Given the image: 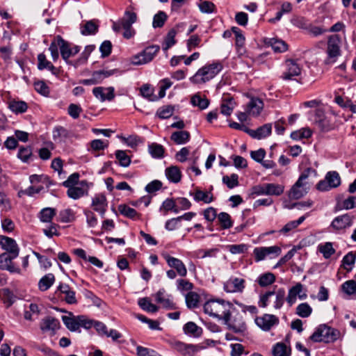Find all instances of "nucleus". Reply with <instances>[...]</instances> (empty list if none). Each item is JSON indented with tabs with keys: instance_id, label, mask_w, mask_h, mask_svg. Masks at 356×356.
<instances>
[{
	"instance_id": "57",
	"label": "nucleus",
	"mask_w": 356,
	"mask_h": 356,
	"mask_svg": "<svg viewBox=\"0 0 356 356\" xmlns=\"http://www.w3.org/2000/svg\"><path fill=\"white\" fill-rule=\"evenodd\" d=\"M305 220V216H302L300 217L297 220L290 221L286 223L280 232L284 234H286L290 231L296 229L298 226L302 223Z\"/></svg>"
},
{
	"instance_id": "7",
	"label": "nucleus",
	"mask_w": 356,
	"mask_h": 356,
	"mask_svg": "<svg viewBox=\"0 0 356 356\" xmlns=\"http://www.w3.org/2000/svg\"><path fill=\"white\" fill-rule=\"evenodd\" d=\"M159 49L158 45L147 47L143 52L134 57L132 63L137 65L147 63L154 58Z\"/></svg>"
},
{
	"instance_id": "15",
	"label": "nucleus",
	"mask_w": 356,
	"mask_h": 356,
	"mask_svg": "<svg viewBox=\"0 0 356 356\" xmlns=\"http://www.w3.org/2000/svg\"><path fill=\"white\" fill-rule=\"evenodd\" d=\"M277 321V318L272 314H264L263 316L257 317L255 319L256 324L264 331L270 330Z\"/></svg>"
},
{
	"instance_id": "60",
	"label": "nucleus",
	"mask_w": 356,
	"mask_h": 356,
	"mask_svg": "<svg viewBox=\"0 0 356 356\" xmlns=\"http://www.w3.org/2000/svg\"><path fill=\"white\" fill-rule=\"evenodd\" d=\"M58 218L59 220L62 222H70L75 219L74 213L70 209L60 211Z\"/></svg>"
},
{
	"instance_id": "14",
	"label": "nucleus",
	"mask_w": 356,
	"mask_h": 356,
	"mask_svg": "<svg viewBox=\"0 0 356 356\" xmlns=\"http://www.w3.org/2000/svg\"><path fill=\"white\" fill-rule=\"evenodd\" d=\"M40 327L42 332L54 334L59 329L60 322L54 317L47 316L42 320Z\"/></svg>"
},
{
	"instance_id": "25",
	"label": "nucleus",
	"mask_w": 356,
	"mask_h": 356,
	"mask_svg": "<svg viewBox=\"0 0 356 356\" xmlns=\"http://www.w3.org/2000/svg\"><path fill=\"white\" fill-rule=\"evenodd\" d=\"M81 33L83 35H95L97 33L99 25L95 20H89L80 27Z\"/></svg>"
},
{
	"instance_id": "42",
	"label": "nucleus",
	"mask_w": 356,
	"mask_h": 356,
	"mask_svg": "<svg viewBox=\"0 0 356 356\" xmlns=\"http://www.w3.org/2000/svg\"><path fill=\"white\" fill-rule=\"evenodd\" d=\"M229 328L236 333L243 332L246 330L245 323L242 318L231 320L227 323Z\"/></svg>"
},
{
	"instance_id": "54",
	"label": "nucleus",
	"mask_w": 356,
	"mask_h": 356,
	"mask_svg": "<svg viewBox=\"0 0 356 356\" xmlns=\"http://www.w3.org/2000/svg\"><path fill=\"white\" fill-rule=\"evenodd\" d=\"M95 45H88L85 47L84 51L82 52L81 57L75 61L74 65L77 67L86 63L90 54L95 49Z\"/></svg>"
},
{
	"instance_id": "18",
	"label": "nucleus",
	"mask_w": 356,
	"mask_h": 356,
	"mask_svg": "<svg viewBox=\"0 0 356 356\" xmlns=\"http://www.w3.org/2000/svg\"><path fill=\"white\" fill-rule=\"evenodd\" d=\"M92 93L101 102H104L105 100L111 101L115 97L114 88L113 87H96L93 88Z\"/></svg>"
},
{
	"instance_id": "48",
	"label": "nucleus",
	"mask_w": 356,
	"mask_h": 356,
	"mask_svg": "<svg viewBox=\"0 0 356 356\" xmlns=\"http://www.w3.org/2000/svg\"><path fill=\"white\" fill-rule=\"evenodd\" d=\"M235 106V102L232 98L224 99L221 104V113L225 115H229Z\"/></svg>"
},
{
	"instance_id": "16",
	"label": "nucleus",
	"mask_w": 356,
	"mask_h": 356,
	"mask_svg": "<svg viewBox=\"0 0 356 356\" xmlns=\"http://www.w3.org/2000/svg\"><path fill=\"white\" fill-rule=\"evenodd\" d=\"M108 202L106 197L103 194L96 195L92 200V207L94 211L98 212L102 217L104 216Z\"/></svg>"
},
{
	"instance_id": "39",
	"label": "nucleus",
	"mask_w": 356,
	"mask_h": 356,
	"mask_svg": "<svg viewBox=\"0 0 356 356\" xmlns=\"http://www.w3.org/2000/svg\"><path fill=\"white\" fill-rule=\"evenodd\" d=\"M140 95L150 102L158 100L157 95L154 94V88L149 84H144L140 89Z\"/></svg>"
},
{
	"instance_id": "17",
	"label": "nucleus",
	"mask_w": 356,
	"mask_h": 356,
	"mask_svg": "<svg viewBox=\"0 0 356 356\" xmlns=\"http://www.w3.org/2000/svg\"><path fill=\"white\" fill-rule=\"evenodd\" d=\"M156 301L161 304L166 309H175V305L170 298V296L167 294L165 289H161L154 294Z\"/></svg>"
},
{
	"instance_id": "55",
	"label": "nucleus",
	"mask_w": 356,
	"mask_h": 356,
	"mask_svg": "<svg viewBox=\"0 0 356 356\" xmlns=\"http://www.w3.org/2000/svg\"><path fill=\"white\" fill-rule=\"evenodd\" d=\"M355 259L356 255L353 252H348L342 259V266L347 271H350L352 270V266L355 264Z\"/></svg>"
},
{
	"instance_id": "28",
	"label": "nucleus",
	"mask_w": 356,
	"mask_h": 356,
	"mask_svg": "<svg viewBox=\"0 0 356 356\" xmlns=\"http://www.w3.org/2000/svg\"><path fill=\"white\" fill-rule=\"evenodd\" d=\"M58 40L60 44V51L62 58L67 62H68V58L72 56V49L70 46V44L65 41L60 35H58Z\"/></svg>"
},
{
	"instance_id": "44",
	"label": "nucleus",
	"mask_w": 356,
	"mask_h": 356,
	"mask_svg": "<svg viewBox=\"0 0 356 356\" xmlns=\"http://www.w3.org/2000/svg\"><path fill=\"white\" fill-rule=\"evenodd\" d=\"M56 215V209L51 207H47L40 212V219L43 222H50Z\"/></svg>"
},
{
	"instance_id": "1",
	"label": "nucleus",
	"mask_w": 356,
	"mask_h": 356,
	"mask_svg": "<svg viewBox=\"0 0 356 356\" xmlns=\"http://www.w3.org/2000/svg\"><path fill=\"white\" fill-rule=\"evenodd\" d=\"M233 305L223 300H211L204 305V311L211 316L223 319L228 323L231 318V310Z\"/></svg>"
},
{
	"instance_id": "59",
	"label": "nucleus",
	"mask_w": 356,
	"mask_h": 356,
	"mask_svg": "<svg viewBox=\"0 0 356 356\" xmlns=\"http://www.w3.org/2000/svg\"><path fill=\"white\" fill-rule=\"evenodd\" d=\"M115 157L119 161V164L122 167H128L131 163V158L127 154L125 151L117 150Z\"/></svg>"
},
{
	"instance_id": "26",
	"label": "nucleus",
	"mask_w": 356,
	"mask_h": 356,
	"mask_svg": "<svg viewBox=\"0 0 356 356\" xmlns=\"http://www.w3.org/2000/svg\"><path fill=\"white\" fill-rule=\"evenodd\" d=\"M272 126L270 124H265L254 131H250L252 137L258 140L264 138L271 134Z\"/></svg>"
},
{
	"instance_id": "46",
	"label": "nucleus",
	"mask_w": 356,
	"mask_h": 356,
	"mask_svg": "<svg viewBox=\"0 0 356 356\" xmlns=\"http://www.w3.org/2000/svg\"><path fill=\"white\" fill-rule=\"evenodd\" d=\"M163 210L164 211V215H166L169 211H172L175 213H177L179 211L175 200L170 198L163 201L161 207H160V211Z\"/></svg>"
},
{
	"instance_id": "62",
	"label": "nucleus",
	"mask_w": 356,
	"mask_h": 356,
	"mask_svg": "<svg viewBox=\"0 0 356 356\" xmlns=\"http://www.w3.org/2000/svg\"><path fill=\"white\" fill-rule=\"evenodd\" d=\"M167 15L163 11H159L157 14L154 16L152 26L154 28L162 27L166 19Z\"/></svg>"
},
{
	"instance_id": "24",
	"label": "nucleus",
	"mask_w": 356,
	"mask_h": 356,
	"mask_svg": "<svg viewBox=\"0 0 356 356\" xmlns=\"http://www.w3.org/2000/svg\"><path fill=\"white\" fill-rule=\"evenodd\" d=\"M191 135L187 131H178L173 132L170 136V139L177 145H184L190 140Z\"/></svg>"
},
{
	"instance_id": "53",
	"label": "nucleus",
	"mask_w": 356,
	"mask_h": 356,
	"mask_svg": "<svg viewBox=\"0 0 356 356\" xmlns=\"http://www.w3.org/2000/svg\"><path fill=\"white\" fill-rule=\"evenodd\" d=\"M325 178L327 180L330 186H331L332 188H337L341 184V179L339 175L335 171L327 172L325 176Z\"/></svg>"
},
{
	"instance_id": "22",
	"label": "nucleus",
	"mask_w": 356,
	"mask_h": 356,
	"mask_svg": "<svg viewBox=\"0 0 356 356\" xmlns=\"http://www.w3.org/2000/svg\"><path fill=\"white\" fill-rule=\"evenodd\" d=\"M57 290L65 295L64 300L67 304L74 305L77 302L75 291L68 284L60 283Z\"/></svg>"
},
{
	"instance_id": "34",
	"label": "nucleus",
	"mask_w": 356,
	"mask_h": 356,
	"mask_svg": "<svg viewBox=\"0 0 356 356\" xmlns=\"http://www.w3.org/2000/svg\"><path fill=\"white\" fill-rule=\"evenodd\" d=\"M118 211L122 215L131 219H138L140 217V215L134 209L126 204L119 205Z\"/></svg>"
},
{
	"instance_id": "33",
	"label": "nucleus",
	"mask_w": 356,
	"mask_h": 356,
	"mask_svg": "<svg viewBox=\"0 0 356 356\" xmlns=\"http://www.w3.org/2000/svg\"><path fill=\"white\" fill-rule=\"evenodd\" d=\"M120 20L121 21L122 28H128L131 26L132 24L136 22L137 15L134 12L126 10L123 17Z\"/></svg>"
},
{
	"instance_id": "6",
	"label": "nucleus",
	"mask_w": 356,
	"mask_h": 356,
	"mask_svg": "<svg viewBox=\"0 0 356 356\" xmlns=\"http://www.w3.org/2000/svg\"><path fill=\"white\" fill-rule=\"evenodd\" d=\"M281 253V248L277 245L270 247H257L253 250L254 259L256 261H260L265 259L266 257L270 259L275 258L279 256Z\"/></svg>"
},
{
	"instance_id": "21",
	"label": "nucleus",
	"mask_w": 356,
	"mask_h": 356,
	"mask_svg": "<svg viewBox=\"0 0 356 356\" xmlns=\"http://www.w3.org/2000/svg\"><path fill=\"white\" fill-rule=\"evenodd\" d=\"M263 102L259 98L252 97L246 105V111L250 115L258 116L263 110Z\"/></svg>"
},
{
	"instance_id": "50",
	"label": "nucleus",
	"mask_w": 356,
	"mask_h": 356,
	"mask_svg": "<svg viewBox=\"0 0 356 356\" xmlns=\"http://www.w3.org/2000/svg\"><path fill=\"white\" fill-rule=\"evenodd\" d=\"M312 132L309 128H302L295 131L291 134V137L293 140H300L302 138H309L312 136Z\"/></svg>"
},
{
	"instance_id": "38",
	"label": "nucleus",
	"mask_w": 356,
	"mask_h": 356,
	"mask_svg": "<svg viewBox=\"0 0 356 356\" xmlns=\"http://www.w3.org/2000/svg\"><path fill=\"white\" fill-rule=\"evenodd\" d=\"M164 151V147L160 144L152 143L148 145V152L154 159L163 158Z\"/></svg>"
},
{
	"instance_id": "10",
	"label": "nucleus",
	"mask_w": 356,
	"mask_h": 356,
	"mask_svg": "<svg viewBox=\"0 0 356 356\" xmlns=\"http://www.w3.org/2000/svg\"><path fill=\"white\" fill-rule=\"evenodd\" d=\"M0 245L6 251L4 253H9L13 257L19 256V248L13 238L5 236H1Z\"/></svg>"
},
{
	"instance_id": "3",
	"label": "nucleus",
	"mask_w": 356,
	"mask_h": 356,
	"mask_svg": "<svg viewBox=\"0 0 356 356\" xmlns=\"http://www.w3.org/2000/svg\"><path fill=\"white\" fill-rule=\"evenodd\" d=\"M340 44L341 38L338 35H332L329 37L326 51L327 57L325 60V64L329 65L336 62L337 58L341 55Z\"/></svg>"
},
{
	"instance_id": "58",
	"label": "nucleus",
	"mask_w": 356,
	"mask_h": 356,
	"mask_svg": "<svg viewBox=\"0 0 356 356\" xmlns=\"http://www.w3.org/2000/svg\"><path fill=\"white\" fill-rule=\"evenodd\" d=\"M218 220L222 229H229L233 225L231 216L225 212L220 213L218 216Z\"/></svg>"
},
{
	"instance_id": "37",
	"label": "nucleus",
	"mask_w": 356,
	"mask_h": 356,
	"mask_svg": "<svg viewBox=\"0 0 356 356\" xmlns=\"http://www.w3.org/2000/svg\"><path fill=\"white\" fill-rule=\"evenodd\" d=\"M267 44L272 47L275 52L281 53L287 50V44L281 40L270 38Z\"/></svg>"
},
{
	"instance_id": "64",
	"label": "nucleus",
	"mask_w": 356,
	"mask_h": 356,
	"mask_svg": "<svg viewBox=\"0 0 356 356\" xmlns=\"http://www.w3.org/2000/svg\"><path fill=\"white\" fill-rule=\"evenodd\" d=\"M136 353L138 356H161L155 350L140 346L136 347Z\"/></svg>"
},
{
	"instance_id": "13",
	"label": "nucleus",
	"mask_w": 356,
	"mask_h": 356,
	"mask_svg": "<svg viewBox=\"0 0 356 356\" xmlns=\"http://www.w3.org/2000/svg\"><path fill=\"white\" fill-rule=\"evenodd\" d=\"M17 257H13L9 253H2L0 254V268L8 270L11 273H21L20 268L15 266L13 260Z\"/></svg>"
},
{
	"instance_id": "63",
	"label": "nucleus",
	"mask_w": 356,
	"mask_h": 356,
	"mask_svg": "<svg viewBox=\"0 0 356 356\" xmlns=\"http://www.w3.org/2000/svg\"><path fill=\"white\" fill-rule=\"evenodd\" d=\"M274 295H275L274 307L276 309H279L282 307L284 301L286 300L285 291L283 289H280L277 292H275Z\"/></svg>"
},
{
	"instance_id": "8",
	"label": "nucleus",
	"mask_w": 356,
	"mask_h": 356,
	"mask_svg": "<svg viewBox=\"0 0 356 356\" xmlns=\"http://www.w3.org/2000/svg\"><path fill=\"white\" fill-rule=\"evenodd\" d=\"M170 345L173 349L184 356H194L201 349L199 346L185 343L176 340L171 341Z\"/></svg>"
},
{
	"instance_id": "51",
	"label": "nucleus",
	"mask_w": 356,
	"mask_h": 356,
	"mask_svg": "<svg viewBox=\"0 0 356 356\" xmlns=\"http://www.w3.org/2000/svg\"><path fill=\"white\" fill-rule=\"evenodd\" d=\"M67 195L69 197L77 200L83 197L85 194V190L80 186H72L67 188Z\"/></svg>"
},
{
	"instance_id": "27",
	"label": "nucleus",
	"mask_w": 356,
	"mask_h": 356,
	"mask_svg": "<svg viewBox=\"0 0 356 356\" xmlns=\"http://www.w3.org/2000/svg\"><path fill=\"white\" fill-rule=\"evenodd\" d=\"M71 136V133L63 127H56L53 130V138L59 143L65 142Z\"/></svg>"
},
{
	"instance_id": "11",
	"label": "nucleus",
	"mask_w": 356,
	"mask_h": 356,
	"mask_svg": "<svg viewBox=\"0 0 356 356\" xmlns=\"http://www.w3.org/2000/svg\"><path fill=\"white\" fill-rule=\"evenodd\" d=\"M354 217L348 213L339 216L334 218L330 227L335 231H341L352 226Z\"/></svg>"
},
{
	"instance_id": "2",
	"label": "nucleus",
	"mask_w": 356,
	"mask_h": 356,
	"mask_svg": "<svg viewBox=\"0 0 356 356\" xmlns=\"http://www.w3.org/2000/svg\"><path fill=\"white\" fill-rule=\"evenodd\" d=\"M222 70L223 65L220 61L213 62L200 68L190 78V81L194 84L205 83L216 77Z\"/></svg>"
},
{
	"instance_id": "29",
	"label": "nucleus",
	"mask_w": 356,
	"mask_h": 356,
	"mask_svg": "<svg viewBox=\"0 0 356 356\" xmlns=\"http://www.w3.org/2000/svg\"><path fill=\"white\" fill-rule=\"evenodd\" d=\"M272 353L273 356H290L291 348L285 343L279 342L273 346Z\"/></svg>"
},
{
	"instance_id": "19",
	"label": "nucleus",
	"mask_w": 356,
	"mask_h": 356,
	"mask_svg": "<svg viewBox=\"0 0 356 356\" xmlns=\"http://www.w3.org/2000/svg\"><path fill=\"white\" fill-rule=\"evenodd\" d=\"M165 259L168 264L176 270L177 274L181 277H185L187 275V269L184 264L180 259L171 257L165 256Z\"/></svg>"
},
{
	"instance_id": "12",
	"label": "nucleus",
	"mask_w": 356,
	"mask_h": 356,
	"mask_svg": "<svg viewBox=\"0 0 356 356\" xmlns=\"http://www.w3.org/2000/svg\"><path fill=\"white\" fill-rule=\"evenodd\" d=\"M245 288V280L231 277L224 283L223 289L227 293H241Z\"/></svg>"
},
{
	"instance_id": "52",
	"label": "nucleus",
	"mask_w": 356,
	"mask_h": 356,
	"mask_svg": "<svg viewBox=\"0 0 356 356\" xmlns=\"http://www.w3.org/2000/svg\"><path fill=\"white\" fill-rule=\"evenodd\" d=\"M176 34L177 31L175 29H172L168 31L165 38L164 44L163 46V49L164 51H167L176 43V40L175 39Z\"/></svg>"
},
{
	"instance_id": "31",
	"label": "nucleus",
	"mask_w": 356,
	"mask_h": 356,
	"mask_svg": "<svg viewBox=\"0 0 356 356\" xmlns=\"http://www.w3.org/2000/svg\"><path fill=\"white\" fill-rule=\"evenodd\" d=\"M8 108L15 113H22L28 108L27 104L24 101L10 100L8 102Z\"/></svg>"
},
{
	"instance_id": "47",
	"label": "nucleus",
	"mask_w": 356,
	"mask_h": 356,
	"mask_svg": "<svg viewBox=\"0 0 356 356\" xmlns=\"http://www.w3.org/2000/svg\"><path fill=\"white\" fill-rule=\"evenodd\" d=\"M312 312V308L307 302L300 303L296 307V314L302 318L309 317Z\"/></svg>"
},
{
	"instance_id": "32",
	"label": "nucleus",
	"mask_w": 356,
	"mask_h": 356,
	"mask_svg": "<svg viewBox=\"0 0 356 356\" xmlns=\"http://www.w3.org/2000/svg\"><path fill=\"white\" fill-rule=\"evenodd\" d=\"M185 334L192 335L194 337H199L202 334V329L193 322H188L184 326Z\"/></svg>"
},
{
	"instance_id": "5",
	"label": "nucleus",
	"mask_w": 356,
	"mask_h": 356,
	"mask_svg": "<svg viewBox=\"0 0 356 356\" xmlns=\"http://www.w3.org/2000/svg\"><path fill=\"white\" fill-rule=\"evenodd\" d=\"M308 175L302 174L289 192V197L294 200H298L305 195L310 188V184L307 181Z\"/></svg>"
},
{
	"instance_id": "4",
	"label": "nucleus",
	"mask_w": 356,
	"mask_h": 356,
	"mask_svg": "<svg viewBox=\"0 0 356 356\" xmlns=\"http://www.w3.org/2000/svg\"><path fill=\"white\" fill-rule=\"evenodd\" d=\"M337 338L335 331L325 325H320L312 334L310 339L314 342L330 343Z\"/></svg>"
},
{
	"instance_id": "56",
	"label": "nucleus",
	"mask_w": 356,
	"mask_h": 356,
	"mask_svg": "<svg viewBox=\"0 0 356 356\" xmlns=\"http://www.w3.org/2000/svg\"><path fill=\"white\" fill-rule=\"evenodd\" d=\"M186 303L188 308L197 307L199 302L200 296L195 292H188L186 295Z\"/></svg>"
},
{
	"instance_id": "20",
	"label": "nucleus",
	"mask_w": 356,
	"mask_h": 356,
	"mask_svg": "<svg viewBox=\"0 0 356 356\" xmlns=\"http://www.w3.org/2000/svg\"><path fill=\"white\" fill-rule=\"evenodd\" d=\"M286 70L282 76L284 80H291L293 76H298L300 74V67L293 60H287L286 61Z\"/></svg>"
},
{
	"instance_id": "41",
	"label": "nucleus",
	"mask_w": 356,
	"mask_h": 356,
	"mask_svg": "<svg viewBox=\"0 0 356 356\" xmlns=\"http://www.w3.org/2000/svg\"><path fill=\"white\" fill-rule=\"evenodd\" d=\"M191 104L194 106H197L203 110L208 107L209 101L206 97H202L199 94L194 95L191 99Z\"/></svg>"
},
{
	"instance_id": "40",
	"label": "nucleus",
	"mask_w": 356,
	"mask_h": 356,
	"mask_svg": "<svg viewBox=\"0 0 356 356\" xmlns=\"http://www.w3.org/2000/svg\"><path fill=\"white\" fill-rule=\"evenodd\" d=\"M138 303L142 309L148 312L155 313L159 309V307L152 304L148 298H140Z\"/></svg>"
},
{
	"instance_id": "35",
	"label": "nucleus",
	"mask_w": 356,
	"mask_h": 356,
	"mask_svg": "<svg viewBox=\"0 0 356 356\" xmlns=\"http://www.w3.org/2000/svg\"><path fill=\"white\" fill-rule=\"evenodd\" d=\"M165 175L170 181L174 183H178L181 177V171L177 166L166 168Z\"/></svg>"
},
{
	"instance_id": "36",
	"label": "nucleus",
	"mask_w": 356,
	"mask_h": 356,
	"mask_svg": "<svg viewBox=\"0 0 356 356\" xmlns=\"http://www.w3.org/2000/svg\"><path fill=\"white\" fill-rule=\"evenodd\" d=\"M55 277L52 273H49L44 275L39 281V289L42 291H47L53 285Z\"/></svg>"
},
{
	"instance_id": "9",
	"label": "nucleus",
	"mask_w": 356,
	"mask_h": 356,
	"mask_svg": "<svg viewBox=\"0 0 356 356\" xmlns=\"http://www.w3.org/2000/svg\"><path fill=\"white\" fill-rule=\"evenodd\" d=\"M297 297L300 300H305L307 297L306 292L303 291V285L301 283H297L289 290L286 301L290 307L296 302Z\"/></svg>"
},
{
	"instance_id": "23",
	"label": "nucleus",
	"mask_w": 356,
	"mask_h": 356,
	"mask_svg": "<svg viewBox=\"0 0 356 356\" xmlns=\"http://www.w3.org/2000/svg\"><path fill=\"white\" fill-rule=\"evenodd\" d=\"M190 195L193 197L195 202H203L205 204H209L213 201V196L211 191H204L198 188L194 192H190Z\"/></svg>"
},
{
	"instance_id": "49",
	"label": "nucleus",
	"mask_w": 356,
	"mask_h": 356,
	"mask_svg": "<svg viewBox=\"0 0 356 356\" xmlns=\"http://www.w3.org/2000/svg\"><path fill=\"white\" fill-rule=\"evenodd\" d=\"M62 319L65 326L70 331L74 332L79 330L78 316L73 318L63 316Z\"/></svg>"
},
{
	"instance_id": "61",
	"label": "nucleus",
	"mask_w": 356,
	"mask_h": 356,
	"mask_svg": "<svg viewBox=\"0 0 356 356\" xmlns=\"http://www.w3.org/2000/svg\"><path fill=\"white\" fill-rule=\"evenodd\" d=\"M32 156V149L31 147H21L19 149L17 157L24 163L29 162Z\"/></svg>"
},
{
	"instance_id": "45",
	"label": "nucleus",
	"mask_w": 356,
	"mask_h": 356,
	"mask_svg": "<svg viewBox=\"0 0 356 356\" xmlns=\"http://www.w3.org/2000/svg\"><path fill=\"white\" fill-rule=\"evenodd\" d=\"M275 281V276L272 273H266L261 274L257 280L258 284L262 286H267L270 285Z\"/></svg>"
},
{
	"instance_id": "43",
	"label": "nucleus",
	"mask_w": 356,
	"mask_h": 356,
	"mask_svg": "<svg viewBox=\"0 0 356 356\" xmlns=\"http://www.w3.org/2000/svg\"><path fill=\"white\" fill-rule=\"evenodd\" d=\"M318 251L323 254L325 259H329L335 252V250L334 249L331 242H326L324 244H321L318 245Z\"/></svg>"
},
{
	"instance_id": "30",
	"label": "nucleus",
	"mask_w": 356,
	"mask_h": 356,
	"mask_svg": "<svg viewBox=\"0 0 356 356\" xmlns=\"http://www.w3.org/2000/svg\"><path fill=\"white\" fill-rule=\"evenodd\" d=\"M29 180L33 185L42 184V186L44 185L46 188H49L50 186L55 184L47 176L44 175H32L29 177Z\"/></svg>"
}]
</instances>
